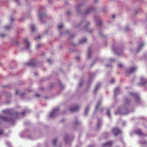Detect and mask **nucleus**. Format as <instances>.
I'll list each match as a JSON object with an SVG mask.
<instances>
[{
  "label": "nucleus",
  "instance_id": "nucleus-1",
  "mask_svg": "<svg viewBox=\"0 0 147 147\" xmlns=\"http://www.w3.org/2000/svg\"><path fill=\"white\" fill-rule=\"evenodd\" d=\"M113 133L115 135V136L119 134L121 132V130L117 128H114L112 130Z\"/></svg>",
  "mask_w": 147,
  "mask_h": 147
},
{
  "label": "nucleus",
  "instance_id": "nucleus-2",
  "mask_svg": "<svg viewBox=\"0 0 147 147\" xmlns=\"http://www.w3.org/2000/svg\"><path fill=\"white\" fill-rule=\"evenodd\" d=\"M59 110L58 108L54 109L52 112L50 114L49 116L51 117H53L56 115L57 113V112Z\"/></svg>",
  "mask_w": 147,
  "mask_h": 147
},
{
  "label": "nucleus",
  "instance_id": "nucleus-3",
  "mask_svg": "<svg viewBox=\"0 0 147 147\" xmlns=\"http://www.w3.org/2000/svg\"><path fill=\"white\" fill-rule=\"evenodd\" d=\"M112 142H109L103 144L102 146L104 147H110L112 145Z\"/></svg>",
  "mask_w": 147,
  "mask_h": 147
},
{
  "label": "nucleus",
  "instance_id": "nucleus-4",
  "mask_svg": "<svg viewBox=\"0 0 147 147\" xmlns=\"http://www.w3.org/2000/svg\"><path fill=\"white\" fill-rule=\"evenodd\" d=\"M79 108V107L78 106H76L74 107H72L70 108V111L71 113L77 111Z\"/></svg>",
  "mask_w": 147,
  "mask_h": 147
},
{
  "label": "nucleus",
  "instance_id": "nucleus-5",
  "mask_svg": "<svg viewBox=\"0 0 147 147\" xmlns=\"http://www.w3.org/2000/svg\"><path fill=\"white\" fill-rule=\"evenodd\" d=\"M24 43L26 44V48L27 49H29L30 47V44L27 39L26 38L24 39Z\"/></svg>",
  "mask_w": 147,
  "mask_h": 147
},
{
  "label": "nucleus",
  "instance_id": "nucleus-6",
  "mask_svg": "<svg viewBox=\"0 0 147 147\" xmlns=\"http://www.w3.org/2000/svg\"><path fill=\"white\" fill-rule=\"evenodd\" d=\"M136 69V68L134 67H131L129 69V71L128 73V74H130L132 73Z\"/></svg>",
  "mask_w": 147,
  "mask_h": 147
},
{
  "label": "nucleus",
  "instance_id": "nucleus-7",
  "mask_svg": "<svg viewBox=\"0 0 147 147\" xmlns=\"http://www.w3.org/2000/svg\"><path fill=\"white\" fill-rule=\"evenodd\" d=\"M136 134L140 136L143 135V134L142 133V131L140 129H138L136 131Z\"/></svg>",
  "mask_w": 147,
  "mask_h": 147
},
{
  "label": "nucleus",
  "instance_id": "nucleus-8",
  "mask_svg": "<svg viewBox=\"0 0 147 147\" xmlns=\"http://www.w3.org/2000/svg\"><path fill=\"white\" fill-rule=\"evenodd\" d=\"M100 84H98L96 86L95 89L94 90V92H96L98 88L100 87Z\"/></svg>",
  "mask_w": 147,
  "mask_h": 147
},
{
  "label": "nucleus",
  "instance_id": "nucleus-9",
  "mask_svg": "<svg viewBox=\"0 0 147 147\" xmlns=\"http://www.w3.org/2000/svg\"><path fill=\"white\" fill-rule=\"evenodd\" d=\"M35 64V63L32 62H29L27 63V65H31L32 66H34Z\"/></svg>",
  "mask_w": 147,
  "mask_h": 147
},
{
  "label": "nucleus",
  "instance_id": "nucleus-10",
  "mask_svg": "<svg viewBox=\"0 0 147 147\" xmlns=\"http://www.w3.org/2000/svg\"><path fill=\"white\" fill-rule=\"evenodd\" d=\"M86 41H87V40L86 39L84 38L82 39L81 40H80L79 42L80 43H84V42H86Z\"/></svg>",
  "mask_w": 147,
  "mask_h": 147
},
{
  "label": "nucleus",
  "instance_id": "nucleus-11",
  "mask_svg": "<svg viewBox=\"0 0 147 147\" xmlns=\"http://www.w3.org/2000/svg\"><path fill=\"white\" fill-rule=\"evenodd\" d=\"M30 28L31 29V31L32 32H34L35 30V27L33 25H31L30 26Z\"/></svg>",
  "mask_w": 147,
  "mask_h": 147
},
{
  "label": "nucleus",
  "instance_id": "nucleus-12",
  "mask_svg": "<svg viewBox=\"0 0 147 147\" xmlns=\"http://www.w3.org/2000/svg\"><path fill=\"white\" fill-rule=\"evenodd\" d=\"M101 103V101H99L98 102L97 105V106L96 107V110L98 108L99 105H100Z\"/></svg>",
  "mask_w": 147,
  "mask_h": 147
},
{
  "label": "nucleus",
  "instance_id": "nucleus-13",
  "mask_svg": "<svg viewBox=\"0 0 147 147\" xmlns=\"http://www.w3.org/2000/svg\"><path fill=\"white\" fill-rule=\"evenodd\" d=\"M107 114L108 115L109 117L110 118L111 116L110 112V110L109 109H108L107 110Z\"/></svg>",
  "mask_w": 147,
  "mask_h": 147
},
{
  "label": "nucleus",
  "instance_id": "nucleus-14",
  "mask_svg": "<svg viewBox=\"0 0 147 147\" xmlns=\"http://www.w3.org/2000/svg\"><path fill=\"white\" fill-rule=\"evenodd\" d=\"M57 140L56 139H55L54 140L53 144V145H54V146H55L56 145V142H57Z\"/></svg>",
  "mask_w": 147,
  "mask_h": 147
},
{
  "label": "nucleus",
  "instance_id": "nucleus-15",
  "mask_svg": "<svg viewBox=\"0 0 147 147\" xmlns=\"http://www.w3.org/2000/svg\"><path fill=\"white\" fill-rule=\"evenodd\" d=\"M141 80H143V81L144 82H144V83H139V84H138L139 85H143L145 84H146V81H145V80L143 78H142Z\"/></svg>",
  "mask_w": 147,
  "mask_h": 147
},
{
  "label": "nucleus",
  "instance_id": "nucleus-16",
  "mask_svg": "<svg viewBox=\"0 0 147 147\" xmlns=\"http://www.w3.org/2000/svg\"><path fill=\"white\" fill-rule=\"evenodd\" d=\"M63 24H61L58 25V29H61L63 27Z\"/></svg>",
  "mask_w": 147,
  "mask_h": 147
},
{
  "label": "nucleus",
  "instance_id": "nucleus-17",
  "mask_svg": "<svg viewBox=\"0 0 147 147\" xmlns=\"http://www.w3.org/2000/svg\"><path fill=\"white\" fill-rule=\"evenodd\" d=\"M9 110L8 109H6L3 111V112L4 113L7 114L9 112Z\"/></svg>",
  "mask_w": 147,
  "mask_h": 147
},
{
  "label": "nucleus",
  "instance_id": "nucleus-18",
  "mask_svg": "<svg viewBox=\"0 0 147 147\" xmlns=\"http://www.w3.org/2000/svg\"><path fill=\"white\" fill-rule=\"evenodd\" d=\"M1 119L4 121H8L7 120V119L5 117H1Z\"/></svg>",
  "mask_w": 147,
  "mask_h": 147
},
{
  "label": "nucleus",
  "instance_id": "nucleus-19",
  "mask_svg": "<svg viewBox=\"0 0 147 147\" xmlns=\"http://www.w3.org/2000/svg\"><path fill=\"white\" fill-rule=\"evenodd\" d=\"M102 24L101 22L100 21L97 22V25L98 26H100Z\"/></svg>",
  "mask_w": 147,
  "mask_h": 147
},
{
  "label": "nucleus",
  "instance_id": "nucleus-20",
  "mask_svg": "<svg viewBox=\"0 0 147 147\" xmlns=\"http://www.w3.org/2000/svg\"><path fill=\"white\" fill-rule=\"evenodd\" d=\"M89 107H88L86 108V114L87 112L89 110Z\"/></svg>",
  "mask_w": 147,
  "mask_h": 147
},
{
  "label": "nucleus",
  "instance_id": "nucleus-21",
  "mask_svg": "<svg viewBox=\"0 0 147 147\" xmlns=\"http://www.w3.org/2000/svg\"><path fill=\"white\" fill-rule=\"evenodd\" d=\"M119 67L122 68L123 67V65L121 63H119L118 65Z\"/></svg>",
  "mask_w": 147,
  "mask_h": 147
},
{
  "label": "nucleus",
  "instance_id": "nucleus-22",
  "mask_svg": "<svg viewBox=\"0 0 147 147\" xmlns=\"http://www.w3.org/2000/svg\"><path fill=\"white\" fill-rule=\"evenodd\" d=\"M44 16V15L43 14V15H40L38 16V17L40 19L42 17Z\"/></svg>",
  "mask_w": 147,
  "mask_h": 147
},
{
  "label": "nucleus",
  "instance_id": "nucleus-23",
  "mask_svg": "<svg viewBox=\"0 0 147 147\" xmlns=\"http://www.w3.org/2000/svg\"><path fill=\"white\" fill-rule=\"evenodd\" d=\"M144 45V43H142L141 44L140 46V49Z\"/></svg>",
  "mask_w": 147,
  "mask_h": 147
},
{
  "label": "nucleus",
  "instance_id": "nucleus-24",
  "mask_svg": "<svg viewBox=\"0 0 147 147\" xmlns=\"http://www.w3.org/2000/svg\"><path fill=\"white\" fill-rule=\"evenodd\" d=\"M119 90V88H116L115 90V92L116 93L117 91Z\"/></svg>",
  "mask_w": 147,
  "mask_h": 147
},
{
  "label": "nucleus",
  "instance_id": "nucleus-25",
  "mask_svg": "<svg viewBox=\"0 0 147 147\" xmlns=\"http://www.w3.org/2000/svg\"><path fill=\"white\" fill-rule=\"evenodd\" d=\"M35 96L36 97H39L40 96V95L39 94H35Z\"/></svg>",
  "mask_w": 147,
  "mask_h": 147
},
{
  "label": "nucleus",
  "instance_id": "nucleus-26",
  "mask_svg": "<svg viewBox=\"0 0 147 147\" xmlns=\"http://www.w3.org/2000/svg\"><path fill=\"white\" fill-rule=\"evenodd\" d=\"M5 29H8L9 28V27L8 26H6L5 27Z\"/></svg>",
  "mask_w": 147,
  "mask_h": 147
},
{
  "label": "nucleus",
  "instance_id": "nucleus-27",
  "mask_svg": "<svg viewBox=\"0 0 147 147\" xmlns=\"http://www.w3.org/2000/svg\"><path fill=\"white\" fill-rule=\"evenodd\" d=\"M115 82V80H114V79H112L111 80V82L112 83H113Z\"/></svg>",
  "mask_w": 147,
  "mask_h": 147
},
{
  "label": "nucleus",
  "instance_id": "nucleus-28",
  "mask_svg": "<svg viewBox=\"0 0 147 147\" xmlns=\"http://www.w3.org/2000/svg\"><path fill=\"white\" fill-rule=\"evenodd\" d=\"M40 46V45H37L36 46V48H38Z\"/></svg>",
  "mask_w": 147,
  "mask_h": 147
},
{
  "label": "nucleus",
  "instance_id": "nucleus-29",
  "mask_svg": "<svg viewBox=\"0 0 147 147\" xmlns=\"http://www.w3.org/2000/svg\"><path fill=\"white\" fill-rule=\"evenodd\" d=\"M13 19L12 18H11L10 19V21L11 22H13Z\"/></svg>",
  "mask_w": 147,
  "mask_h": 147
},
{
  "label": "nucleus",
  "instance_id": "nucleus-30",
  "mask_svg": "<svg viewBox=\"0 0 147 147\" xmlns=\"http://www.w3.org/2000/svg\"><path fill=\"white\" fill-rule=\"evenodd\" d=\"M80 58V57H77L76 58V59L77 60H78Z\"/></svg>",
  "mask_w": 147,
  "mask_h": 147
},
{
  "label": "nucleus",
  "instance_id": "nucleus-31",
  "mask_svg": "<svg viewBox=\"0 0 147 147\" xmlns=\"http://www.w3.org/2000/svg\"><path fill=\"white\" fill-rule=\"evenodd\" d=\"M48 61L50 63H51V60L50 59H48Z\"/></svg>",
  "mask_w": 147,
  "mask_h": 147
},
{
  "label": "nucleus",
  "instance_id": "nucleus-32",
  "mask_svg": "<svg viewBox=\"0 0 147 147\" xmlns=\"http://www.w3.org/2000/svg\"><path fill=\"white\" fill-rule=\"evenodd\" d=\"M112 17L113 18H115V16L114 15H113Z\"/></svg>",
  "mask_w": 147,
  "mask_h": 147
},
{
  "label": "nucleus",
  "instance_id": "nucleus-33",
  "mask_svg": "<svg viewBox=\"0 0 147 147\" xmlns=\"http://www.w3.org/2000/svg\"><path fill=\"white\" fill-rule=\"evenodd\" d=\"M1 36H2V37H4V36L5 35H4V34H2V35H1Z\"/></svg>",
  "mask_w": 147,
  "mask_h": 147
},
{
  "label": "nucleus",
  "instance_id": "nucleus-34",
  "mask_svg": "<svg viewBox=\"0 0 147 147\" xmlns=\"http://www.w3.org/2000/svg\"><path fill=\"white\" fill-rule=\"evenodd\" d=\"M40 36H38V38L40 39Z\"/></svg>",
  "mask_w": 147,
  "mask_h": 147
},
{
  "label": "nucleus",
  "instance_id": "nucleus-35",
  "mask_svg": "<svg viewBox=\"0 0 147 147\" xmlns=\"http://www.w3.org/2000/svg\"><path fill=\"white\" fill-rule=\"evenodd\" d=\"M88 58H89L90 57V54H89L88 55Z\"/></svg>",
  "mask_w": 147,
  "mask_h": 147
},
{
  "label": "nucleus",
  "instance_id": "nucleus-36",
  "mask_svg": "<svg viewBox=\"0 0 147 147\" xmlns=\"http://www.w3.org/2000/svg\"><path fill=\"white\" fill-rule=\"evenodd\" d=\"M2 133H3V131H1V132H0V134H2Z\"/></svg>",
  "mask_w": 147,
  "mask_h": 147
},
{
  "label": "nucleus",
  "instance_id": "nucleus-37",
  "mask_svg": "<svg viewBox=\"0 0 147 147\" xmlns=\"http://www.w3.org/2000/svg\"><path fill=\"white\" fill-rule=\"evenodd\" d=\"M131 94H132V95H134V96L135 95H136V94H131Z\"/></svg>",
  "mask_w": 147,
  "mask_h": 147
},
{
  "label": "nucleus",
  "instance_id": "nucleus-38",
  "mask_svg": "<svg viewBox=\"0 0 147 147\" xmlns=\"http://www.w3.org/2000/svg\"><path fill=\"white\" fill-rule=\"evenodd\" d=\"M18 91H16V94H17L18 93Z\"/></svg>",
  "mask_w": 147,
  "mask_h": 147
},
{
  "label": "nucleus",
  "instance_id": "nucleus-39",
  "mask_svg": "<svg viewBox=\"0 0 147 147\" xmlns=\"http://www.w3.org/2000/svg\"><path fill=\"white\" fill-rule=\"evenodd\" d=\"M88 11H87L86 13H85V14L87 13H88Z\"/></svg>",
  "mask_w": 147,
  "mask_h": 147
},
{
  "label": "nucleus",
  "instance_id": "nucleus-40",
  "mask_svg": "<svg viewBox=\"0 0 147 147\" xmlns=\"http://www.w3.org/2000/svg\"><path fill=\"white\" fill-rule=\"evenodd\" d=\"M110 60L111 61H114V60H113V59H110Z\"/></svg>",
  "mask_w": 147,
  "mask_h": 147
},
{
  "label": "nucleus",
  "instance_id": "nucleus-41",
  "mask_svg": "<svg viewBox=\"0 0 147 147\" xmlns=\"http://www.w3.org/2000/svg\"><path fill=\"white\" fill-rule=\"evenodd\" d=\"M67 13L68 14H69L70 13L69 12H68Z\"/></svg>",
  "mask_w": 147,
  "mask_h": 147
},
{
  "label": "nucleus",
  "instance_id": "nucleus-42",
  "mask_svg": "<svg viewBox=\"0 0 147 147\" xmlns=\"http://www.w3.org/2000/svg\"><path fill=\"white\" fill-rule=\"evenodd\" d=\"M102 109H101V112H102Z\"/></svg>",
  "mask_w": 147,
  "mask_h": 147
},
{
  "label": "nucleus",
  "instance_id": "nucleus-43",
  "mask_svg": "<svg viewBox=\"0 0 147 147\" xmlns=\"http://www.w3.org/2000/svg\"><path fill=\"white\" fill-rule=\"evenodd\" d=\"M24 113H25V112H22V114H24Z\"/></svg>",
  "mask_w": 147,
  "mask_h": 147
},
{
  "label": "nucleus",
  "instance_id": "nucleus-44",
  "mask_svg": "<svg viewBox=\"0 0 147 147\" xmlns=\"http://www.w3.org/2000/svg\"><path fill=\"white\" fill-rule=\"evenodd\" d=\"M125 103H126V104H128V102H125Z\"/></svg>",
  "mask_w": 147,
  "mask_h": 147
},
{
  "label": "nucleus",
  "instance_id": "nucleus-45",
  "mask_svg": "<svg viewBox=\"0 0 147 147\" xmlns=\"http://www.w3.org/2000/svg\"><path fill=\"white\" fill-rule=\"evenodd\" d=\"M115 114H117V113H115Z\"/></svg>",
  "mask_w": 147,
  "mask_h": 147
},
{
  "label": "nucleus",
  "instance_id": "nucleus-46",
  "mask_svg": "<svg viewBox=\"0 0 147 147\" xmlns=\"http://www.w3.org/2000/svg\"><path fill=\"white\" fill-rule=\"evenodd\" d=\"M15 1H18V0H15Z\"/></svg>",
  "mask_w": 147,
  "mask_h": 147
}]
</instances>
